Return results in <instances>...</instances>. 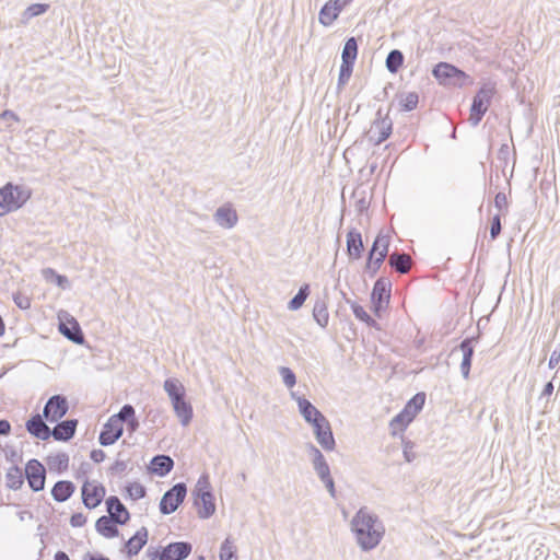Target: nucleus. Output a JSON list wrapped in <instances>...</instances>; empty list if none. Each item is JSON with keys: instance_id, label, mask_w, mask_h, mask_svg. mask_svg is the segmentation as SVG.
Masks as SVG:
<instances>
[{"instance_id": "obj_1", "label": "nucleus", "mask_w": 560, "mask_h": 560, "mask_svg": "<svg viewBox=\"0 0 560 560\" xmlns=\"http://www.w3.org/2000/svg\"><path fill=\"white\" fill-rule=\"evenodd\" d=\"M350 525L357 542L363 551L376 548L385 534L382 521L366 506L361 508L355 513Z\"/></svg>"}, {"instance_id": "obj_2", "label": "nucleus", "mask_w": 560, "mask_h": 560, "mask_svg": "<svg viewBox=\"0 0 560 560\" xmlns=\"http://www.w3.org/2000/svg\"><path fill=\"white\" fill-rule=\"evenodd\" d=\"M194 504L200 518H209L215 512L214 498L211 492V485L208 474H202L194 490Z\"/></svg>"}, {"instance_id": "obj_3", "label": "nucleus", "mask_w": 560, "mask_h": 560, "mask_svg": "<svg viewBox=\"0 0 560 560\" xmlns=\"http://www.w3.org/2000/svg\"><path fill=\"white\" fill-rule=\"evenodd\" d=\"M30 197L27 187L8 183L0 189V217L20 209Z\"/></svg>"}, {"instance_id": "obj_4", "label": "nucleus", "mask_w": 560, "mask_h": 560, "mask_svg": "<svg viewBox=\"0 0 560 560\" xmlns=\"http://www.w3.org/2000/svg\"><path fill=\"white\" fill-rule=\"evenodd\" d=\"M495 93V86L492 83H485L476 93L470 107V115L468 118L469 124L476 127L481 121L483 115L487 113L491 100Z\"/></svg>"}, {"instance_id": "obj_5", "label": "nucleus", "mask_w": 560, "mask_h": 560, "mask_svg": "<svg viewBox=\"0 0 560 560\" xmlns=\"http://www.w3.org/2000/svg\"><path fill=\"white\" fill-rule=\"evenodd\" d=\"M433 77L444 85H453L462 88L467 83H470L469 75L457 67L447 63L440 62L432 70Z\"/></svg>"}, {"instance_id": "obj_6", "label": "nucleus", "mask_w": 560, "mask_h": 560, "mask_svg": "<svg viewBox=\"0 0 560 560\" xmlns=\"http://www.w3.org/2000/svg\"><path fill=\"white\" fill-rule=\"evenodd\" d=\"M187 494V487L184 482H178L168 489L160 501V512L164 515L174 513L184 502Z\"/></svg>"}, {"instance_id": "obj_7", "label": "nucleus", "mask_w": 560, "mask_h": 560, "mask_svg": "<svg viewBox=\"0 0 560 560\" xmlns=\"http://www.w3.org/2000/svg\"><path fill=\"white\" fill-rule=\"evenodd\" d=\"M191 552V545L186 541L171 542L160 552L158 550L150 551L148 555L151 560H184Z\"/></svg>"}, {"instance_id": "obj_8", "label": "nucleus", "mask_w": 560, "mask_h": 560, "mask_svg": "<svg viewBox=\"0 0 560 560\" xmlns=\"http://www.w3.org/2000/svg\"><path fill=\"white\" fill-rule=\"evenodd\" d=\"M390 287L392 283L388 279L380 278L374 283L371 302L373 305L374 313L380 316L381 311L386 307L390 299Z\"/></svg>"}, {"instance_id": "obj_9", "label": "nucleus", "mask_w": 560, "mask_h": 560, "mask_svg": "<svg viewBox=\"0 0 560 560\" xmlns=\"http://www.w3.org/2000/svg\"><path fill=\"white\" fill-rule=\"evenodd\" d=\"M68 409L67 398L62 395H54L47 400L43 416L49 422H57L67 413Z\"/></svg>"}, {"instance_id": "obj_10", "label": "nucleus", "mask_w": 560, "mask_h": 560, "mask_svg": "<svg viewBox=\"0 0 560 560\" xmlns=\"http://www.w3.org/2000/svg\"><path fill=\"white\" fill-rule=\"evenodd\" d=\"M24 471L28 486L33 491L38 492L44 489L46 470L37 459L28 460Z\"/></svg>"}, {"instance_id": "obj_11", "label": "nucleus", "mask_w": 560, "mask_h": 560, "mask_svg": "<svg viewBox=\"0 0 560 560\" xmlns=\"http://www.w3.org/2000/svg\"><path fill=\"white\" fill-rule=\"evenodd\" d=\"M82 502L86 509H95L101 504L105 497V488L96 482H91L86 480L82 488Z\"/></svg>"}, {"instance_id": "obj_12", "label": "nucleus", "mask_w": 560, "mask_h": 560, "mask_svg": "<svg viewBox=\"0 0 560 560\" xmlns=\"http://www.w3.org/2000/svg\"><path fill=\"white\" fill-rule=\"evenodd\" d=\"M316 441L325 451H332L335 448V438L330 428L329 421L325 418L317 420L312 424Z\"/></svg>"}, {"instance_id": "obj_13", "label": "nucleus", "mask_w": 560, "mask_h": 560, "mask_svg": "<svg viewBox=\"0 0 560 560\" xmlns=\"http://www.w3.org/2000/svg\"><path fill=\"white\" fill-rule=\"evenodd\" d=\"M124 432V427L119 423V420L116 417H110L107 422L103 425V429L100 433L98 441L103 446H108L114 444Z\"/></svg>"}, {"instance_id": "obj_14", "label": "nucleus", "mask_w": 560, "mask_h": 560, "mask_svg": "<svg viewBox=\"0 0 560 560\" xmlns=\"http://www.w3.org/2000/svg\"><path fill=\"white\" fill-rule=\"evenodd\" d=\"M393 122L392 119L386 115L382 116V110L378 109L376 113V119L374 120L370 133L371 139H373V135L377 133V138L375 139V144H381L392 135Z\"/></svg>"}, {"instance_id": "obj_15", "label": "nucleus", "mask_w": 560, "mask_h": 560, "mask_svg": "<svg viewBox=\"0 0 560 560\" xmlns=\"http://www.w3.org/2000/svg\"><path fill=\"white\" fill-rule=\"evenodd\" d=\"M291 397L298 402L299 411L307 423L313 424L317 422V420L325 418V416L306 398L298 396L294 392H291Z\"/></svg>"}, {"instance_id": "obj_16", "label": "nucleus", "mask_w": 560, "mask_h": 560, "mask_svg": "<svg viewBox=\"0 0 560 560\" xmlns=\"http://www.w3.org/2000/svg\"><path fill=\"white\" fill-rule=\"evenodd\" d=\"M106 510L109 514V517L113 518L119 525L126 524L130 518L128 510L121 503V501L115 495H110L109 498H107Z\"/></svg>"}, {"instance_id": "obj_17", "label": "nucleus", "mask_w": 560, "mask_h": 560, "mask_svg": "<svg viewBox=\"0 0 560 560\" xmlns=\"http://www.w3.org/2000/svg\"><path fill=\"white\" fill-rule=\"evenodd\" d=\"M26 430L30 434L43 441L51 436L50 428L45 423L40 415H35L26 421Z\"/></svg>"}, {"instance_id": "obj_18", "label": "nucleus", "mask_w": 560, "mask_h": 560, "mask_svg": "<svg viewBox=\"0 0 560 560\" xmlns=\"http://www.w3.org/2000/svg\"><path fill=\"white\" fill-rule=\"evenodd\" d=\"M78 425V420L67 419L57 423V425L50 430L51 436L57 441L67 442L73 438Z\"/></svg>"}, {"instance_id": "obj_19", "label": "nucleus", "mask_w": 560, "mask_h": 560, "mask_svg": "<svg viewBox=\"0 0 560 560\" xmlns=\"http://www.w3.org/2000/svg\"><path fill=\"white\" fill-rule=\"evenodd\" d=\"M213 219L218 225L224 229H232L237 223L236 211L228 206L219 207L213 214Z\"/></svg>"}, {"instance_id": "obj_20", "label": "nucleus", "mask_w": 560, "mask_h": 560, "mask_svg": "<svg viewBox=\"0 0 560 560\" xmlns=\"http://www.w3.org/2000/svg\"><path fill=\"white\" fill-rule=\"evenodd\" d=\"M59 331L77 345H82L84 341L83 332L74 318H71L67 323L60 322Z\"/></svg>"}, {"instance_id": "obj_21", "label": "nucleus", "mask_w": 560, "mask_h": 560, "mask_svg": "<svg viewBox=\"0 0 560 560\" xmlns=\"http://www.w3.org/2000/svg\"><path fill=\"white\" fill-rule=\"evenodd\" d=\"M148 541V529L141 527L125 545L129 558L137 556Z\"/></svg>"}, {"instance_id": "obj_22", "label": "nucleus", "mask_w": 560, "mask_h": 560, "mask_svg": "<svg viewBox=\"0 0 560 560\" xmlns=\"http://www.w3.org/2000/svg\"><path fill=\"white\" fill-rule=\"evenodd\" d=\"M174 467V460L168 455H155L150 463L149 470L163 477L167 475Z\"/></svg>"}, {"instance_id": "obj_23", "label": "nucleus", "mask_w": 560, "mask_h": 560, "mask_svg": "<svg viewBox=\"0 0 560 560\" xmlns=\"http://www.w3.org/2000/svg\"><path fill=\"white\" fill-rule=\"evenodd\" d=\"M363 248L364 246L361 233L355 230L349 231L347 234V250L349 256L353 259H359L362 255Z\"/></svg>"}, {"instance_id": "obj_24", "label": "nucleus", "mask_w": 560, "mask_h": 560, "mask_svg": "<svg viewBox=\"0 0 560 560\" xmlns=\"http://www.w3.org/2000/svg\"><path fill=\"white\" fill-rule=\"evenodd\" d=\"M459 348L463 352L460 372L464 378H468L474 355L472 341L470 339H465L460 342Z\"/></svg>"}, {"instance_id": "obj_25", "label": "nucleus", "mask_w": 560, "mask_h": 560, "mask_svg": "<svg viewBox=\"0 0 560 560\" xmlns=\"http://www.w3.org/2000/svg\"><path fill=\"white\" fill-rule=\"evenodd\" d=\"M74 490L75 487L71 481L60 480L54 485L51 495L57 502H65L73 494Z\"/></svg>"}, {"instance_id": "obj_26", "label": "nucleus", "mask_w": 560, "mask_h": 560, "mask_svg": "<svg viewBox=\"0 0 560 560\" xmlns=\"http://www.w3.org/2000/svg\"><path fill=\"white\" fill-rule=\"evenodd\" d=\"M174 412L176 417L179 419L182 425L186 427L192 419V407L191 405L185 400V397L172 402Z\"/></svg>"}, {"instance_id": "obj_27", "label": "nucleus", "mask_w": 560, "mask_h": 560, "mask_svg": "<svg viewBox=\"0 0 560 560\" xmlns=\"http://www.w3.org/2000/svg\"><path fill=\"white\" fill-rule=\"evenodd\" d=\"M116 524L117 523L113 518L103 515L96 521L95 528L104 537L114 538L117 537L119 534Z\"/></svg>"}, {"instance_id": "obj_28", "label": "nucleus", "mask_w": 560, "mask_h": 560, "mask_svg": "<svg viewBox=\"0 0 560 560\" xmlns=\"http://www.w3.org/2000/svg\"><path fill=\"white\" fill-rule=\"evenodd\" d=\"M410 264V256L405 253L393 252L389 255L388 265L399 273L408 272Z\"/></svg>"}, {"instance_id": "obj_29", "label": "nucleus", "mask_w": 560, "mask_h": 560, "mask_svg": "<svg viewBox=\"0 0 560 560\" xmlns=\"http://www.w3.org/2000/svg\"><path fill=\"white\" fill-rule=\"evenodd\" d=\"M164 390L167 393L171 402L179 400L185 397V388L182 383L176 378H167L164 382Z\"/></svg>"}, {"instance_id": "obj_30", "label": "nucleus", "mask_w": 560, "mask_h": 560, "mask_svg": "<svg viewBox=\"0 0 560 560\" xmlns=\"http://www.w3.org/2000/svg\"><path fill=\"white\" fill-rule=\"evenodd\" d=\"M330 2H326L319 11L318 21L324 26H330L340 14L339 10Z\"/></svg>"}, {"instance_id": "obj_31", "label": "nucleus", "mask_w": 560, "mask_h": 560, "mask_svg": "<svg viewBox=\"0 0 560 560\" xmlns=\"http://www.w3.org/2000/svg\"><path fill=\"white\" fill-rule=\"evenodd\" d=\"M358 56V42L354 37H349L342 48L341 59L342 63L354 65Z\"/></svg>"}, {"instance_id": "obj_32", "label": "nucleus", "mask_w": 560, "mask_h": 560, "mask_svg": "<svg viewBox=\"0 0 560 560\" xmlns=\"http://www.w3.org/2000/svg\"><path fill=\"white\" fill-rule=\"evenodd\" d=\"M412 420L413 418L408 413V411L402 409L389 423L392 434L396 435L399 432H402Z\"/></svg>"}, {"instance_id": "obj_33", "label": "nucleus", "mask_w": 560, "mask_h": 560, "mask_svg": "<svg viewBox=\"0 0 560 560\" xmlns=\"http://www.w3.org/2000/svg\"><path fill=\"white\" fill-rule=\"evenodd\" d=\"M49 9V4L47 3H34L27 7L22 15H21V22L23 24H27L33 18L39 16L44 13H46Z\"/></svg>"}, {"instance_id": "obj_34", "label": "nucleus", "mask_w": 560, "mask_h": 560, "mask_svg": "<svg viewBox=\"0 0 560 560\" xmlns=\"http://www.w3.org/2000/svg\"><path fill=\"white\" fill-rule=\"evenodd\" d=\"M5 485L8 488L16 490L23 485V472L18 466H11L5 475Z\"/></svg>"}, {"instance_id": "obj_35", "label": "nucleus", "mask_w": 560, "mask_h": 560, "mask_svg": "<svg viewBox=\"0 0 560 560\" xmlns=\"http://www.w3.org/2000/svg\"><path fill=\"white\" fill-rule=\"evenodd\" d=\"M47 464L50 470L61 472L66 470L69 466V456L66 453L50 455L47 458Z\"/></svg>"}, {"instance_id": "obj_36", "label": "nucleus", "mask_w": 560, "mask_h": 560, "mask_svg": "<svg viewBox=\"0 0 560 560\" xmlns=\"http://www.w3.org/2000/svg\"><path fill=\"white\" fill-rule=\"evenodd\" d=\"M404 54L398 49H393L386 57V68L390 73H397L404 63Z\"/></svg>"}, {"instance_id": "obj_37", "label": "nucleus", "mask_w": 560, "mask_h": 560, "mask_svg": "<svg viewBox=\"0 0 560 560\" xmlns=\"http://www.w3.org/2000/svg\"><path fill=\"white\" fill-rule=\"evenodd\" d=\"M313 317L315 322L323 328L328 325L329 314L326 304L322 301H317L313 308Z\"/></svg>"}, {"instance_id": "obj_38", "label": "nucleus", "mask_w": 560, "mask_h": 560, "mask_svg": "<svg viewBox=\"0 0 560 560\" xmlns=\"http://www.w3.org/2000/svg\"><path fill=\"white\" fill-rule=\"evenodd\" d=\"M389 247V238L387 235L378 234L376 238L374 240L372 247L369 253H371V256L384 254V256H387Z\"/></svg>"}, {"instance_id": "obj_39", "label": "nucleus", "mask_w": 560, "mask_h": 560, "mask_svg": "<svg viewBox=\"0 0 560 560\" xmlns=\"http://www.w3.org/2000/svg\"><path fill=\"white\" fill-rule=\"evenodd\" d=\"M425 401V394L424 393H418L416 394L405 406V410L408 411V413L415 418L417 413L422 409Z\"/></svg>"}, {"instance_id": "obj_40", "label": "nucleus", "mask_w": 560, "mask_h": 560, "mask_svg": "<svg viewBox=\"0 0 560 560\" xmlns=\"http://www.w3.org/2000/svg\"><path fill=\"white\" fill-rule=\"evenodd\" d=\"M219 557L220 560H238L236 547L230 537L222 542Z\"/></svg>"}, {"instance_id": "obj_41", "label": "nucleus", "mask_w": 560, "mask_h": 560, "mask_svg": "<svg viewBox=\"0 0 560 560\" xmlns=\"http://www.w3.org/2000/svg\"><path fill=\"white\" fill-rule=\"evenodd\" d=\"M308 293H310L308 284L302 285L300 288L299 292L289 302V305H288L289 310H291V311L299 310L306 301Z\"/></svg>"}, {"instance_id": "obj_42", "label": "nucleus", "mask_w": 560, "mask_h": 560, "mask_svg": "<svg viewBox=\"0 0 560 560\" xmlns=\"http://www.w3.org/2000/svg\"><path fill=\"white\" fill-rule=\"evenodd\" d=\"M386 256L384 254L371 256V253H369V258L365 266V272L369 273L371 277H374L378 269L381 268L383 261L385 260Z\"/></svg>"}, {"instance_id": "obj_43", "label": "nucleus", "mask_w": 560, "mask_h": 560, "mask_svg": "<svg viewBox=\"0 0 560 560\" xmlns=\"http://www.w3.org/2000/svg\"><path fill=\"white\" fill-rule=\"evenodd\" d=\"M348 303L350 304V307H351L354 316L359 320L364 322L369 326H373L375 324V320L366 313V311L361 305H359L355 302H351V301H348Z\"/></svg>"}, {"instance_id": "obj_44", "label": "nucleus", "mask_w": 560, "mask_h": 560, "mask_svg": "<svg viewBox=\"0 0 560 560\" xmlns=\"http://www.w3.org/2000/svg\"><path fill=\"white\" fill-rule=\"evenodd\" d=\"M419 103V95L416 92H409L405 95L400 96L399 104L402 109L406 112H410L417 107Z\"/></svg>"}, {"instance_id": "obj_45", "label": "nucleus", "mask_w": 560, "mask_h": 560, "mask_svg": "<svg viewBox=\"0 0 560 560\" xmlns=\"http://www.w3.org/2000/svg\"><path fill=\"white\" fill-rule=\"evenodd\" d=\"M126 490L128 492L129 498L135 501L142 499L147 493L145 488L139 482L129 483L126 487Z\"/></svg>"}, {"instance_id": "obj_46", "label": "nucleus", "mask_w": 560, "mask_h": 560, "mask_svg": "<svg viewBox=\"0 0 560 560\" xmlns=\"http://www.w3.org/2000/svg\"><path fill=\"white\" fill-rule=\"evenodd\" d=\"M278 372H279V374L282 377L283 384L288 388H292L296 384V376H295L294 372L290 368L280 366L278 369Z\"/></svg>"}, {"instance_id": "obj_47", "label": "nucleus", "mask_w": 560, "mask_h": 560, "mask_svg": "<svg viewBox=\"0 0 560 560\" xmlns=\"http://www.w3.org/2000/svg\"><path fill=\"white\" fill-rule=\"evenodd\" d=\"M353 71L352 65L341 63L340 71H339V78H338V88L345 86Z\"/></svg>"}, {"instance_id": "obj_48", "label": "nucleus", "mask_w": 560, "mask_h": 560, "mask_svg": "<svg viewBox=\"0 0 560 560\" xmlns=\"http://www.w3.org/2000/svg\"><path fill=\"white\" fill-rule=\"evenodd\" d=\"M119 423L128 422L135 418V408L131 405H125L117 415H114Z\"/></svg>"}, {"instance_id": "obj_49", "label": "nucleus", "mask_w": 560, "mask_h": 560, "mask_svg": "<svg viewBox=\"0 0 560 560\" xmlns=\"http://www.w3.org/2000/svg\"><path fill=\"white\" fill-rule=\"evenodd\" d=\"M308 450L312 455L313 468L327 464L324 455L316 446H314L313 444H308Z\"/></svg>"}, {"instance_id": "obj_50", "label": "nucleus", "mask_w": 560, "mask_h": 560, "mask_svg": "<svg viewBox=\"0 0 560 560\" xmlns=\"http://www.w3.org/2000/svg\"><path fill=\"white\" fill-rule=\"evenodd\" d=\"M502 226H501V219L499 214H495L492 218L491 226H490V236L492 240H495L500 233H501Z\"/></svg>"}, {"instance_id": "obj_51", "label": "nucleus", "mask_w": 560, "mask_h": 560, "mask_svg": "<svg viewBox=\"0 0 560 560\" xmlns=\"http://www.w3.org/2000/svg\"><path fill=\"white\" fill-rule=\"evenodd\" d=\"M13 301L14 303L16 304V306L21 310H27L31 307V300L28 296L22 294V293H16L13 295Z\"/></svg>"}, {"instance_id": "obj_52", "label": "nucleus", "mask_w": 560, "mask_h": 560, "mask_svg": "<svg viewBox=\"0 0 560 560\" xmlns=\"http://www.w3.org/2000/svg\"><path fill=\"white\" fill-rule=\"evenodd\" d=\"M560 362V343H558L551 352L548 366L555 369Z\"/></svg>"}, {"instance_id": "obj_53", "label": "nucleus", "mask_w": 560, "mask_h": 560, "mask_svg": "<svg viewBox=\"0 0 560 560\" xmlns=\"http://www.w3.org/2000/svg\"><path fill=\"white\" fill-rule=\"evenodd\" d=\"M494 206L498 210L502 211L508 207V199L504 192H498L494 198Z\"/></svg>"}, {"instance_id": "obj_54", "label": "nucleus", "mask_w": 560, "mask_h": 560, "mask_svg": "<svg viewBox=\"0 0 560 560\" xmlns=\"http://www.w3.org/2000/svg\"><path fill=\"white\" fill-rule=\"evenodd\" d=\"M314 470H315V472L317 474L318 478L322 481L327 479V478H329L331 476L330 475V468H329L328 464L315 467Z\"/></svg>"}, {"instance_id": "obj_55", "label": "nucleus", "mask_w": 560, "mask_h": 560, "mask_svg": "<svg viewBox=\"0 0 560 560\" xmlns=\"http://www.w3.org/2000/svg\"><path fill=\"white\" fill-rule=\"evenodd\" d=\"M86 518L82 513H75L70 518V524L74 527H81L85 524Z\"/></svg>"}, {"instance_id": "obj_56", "label": "nucleus", "mask_w": 560, "mask_h": 560, "mask_svg": "<svg viewBox=\"0 0 560 560\" xmlns=\"http://www.w3.org/2000/svg\"><path fill=\"white\" fill-rule=\"evenodd\" d=\"M411 448H412V443L410 441L405 442L404 457L408 463L412 462L415 458V455L412 454Z\"/></svg>"}, {"instance_id": "obj_57", "label": "nucleus", "mask_w": 560, "mask_h": 560, "mask_svg": "<svg viewBox=\"0 0 560 560\" xmlns=\"http://www.w3.org/2000/svg\"><path fill=\"white\" fill-rule=\"evenodd\" d=\"M90 457L94 463H101L105 459L106 454L103 450H93Z\"/></svg>"}, {"instance_id": "obj_58", "label": "nucleus", "mask_w": 560, "mask_h": 560, "mask_svg": "<svg viewBox=\"0 0 560 560\" xmlns=\"http://www.w3.org/2000/svg\"><path fill=\"white\" fill-rule=\"evenodd\" d=\"M42 273L44 279L48 282H54L56 277L59 275L52 268H45L43 269Z\"/></svg>"}, {"instance_id": "obj_59", "label": "nucleus", "mask_w": 560, "mask_h": 560, "mask_svg": "<svg viewBox=\"0 0 560 560\" xmlns=\"http://www.w3.org/2000/svg\"><path fill=\"white\" fill-rule=\"evenodd\" d=\"M326 489L328 490L329 494L335 498L336 497V490H335V482H334V479L332 477L330 476L329 478L325 479L322 481Z\"/></svg>"}, {"instance_id": "obj_60", "label": "nucleus", "mask_w": 560, "mask_h": 560, "mask_svg": "<svg viewBox=\"0 0 560 560\" xmlns=\"http://www.w3.org/2000/svg\"><path fill=\"white\" fill-rule=\"evenodd\" d=\"M11 433V424L8 420H0V435H9Z\"/></svg>"}, {"instance_id": "obj_61", "label": "nucleus", "mask_w": 560, "mask_h": 560, "mask_svg": "<svg viewBox=\"0 0 560 560\" xmlns=\"http://www.w3.org/2000/svg\"><path fill=\"white\" fill-rule=\"evenodd\" d=\"M127 468V464L122 460H116L112 467H110V471L112 472H122L125 469Z\"/></svg>"}, {"instance_id": "obj_62", "label": "nucleus", "mask_w": 560, "mask_h": 560, "mask_svg": "<svg viewBox=\"0 0 560 560\" xmlns=\"http://www.w3.org/2000/svg\"><path fill=\"white\" fill-rule=\"evenodd\" d=\"M56 284L61 288V289H66L69 287V280L66 276H62V275H58V277H56L55 281Z\"/></svg>"}, {"instance_id": "obj_63", "label": "nucleus", "mask_w": 560, "mask_h": 560, "mask_svg": "<svg viewBox=\"0 0 560 560\" xmlns=\"http://www.w3.org/2000/svg\"><path fill=\"white\" fill-rule=\"evenodd\" d=\"M340 12L347 7L352 0H329Z\"/></svg>"}, {"instance_id": "obj_64", "label": "nucleus", "mask_w": 560, "mask_h": 560, "mask_svg": "<svg viewBox=\"0 0 560 560\" xmlns=\"http://www.w3.org/2000/svg\"><path fill=\"white\" fill-rule=\"evenodd\" d=\"M83 560H110V559L103 555H93V553L88 552L84 555Z\"/></svg>"}]
</instances>
